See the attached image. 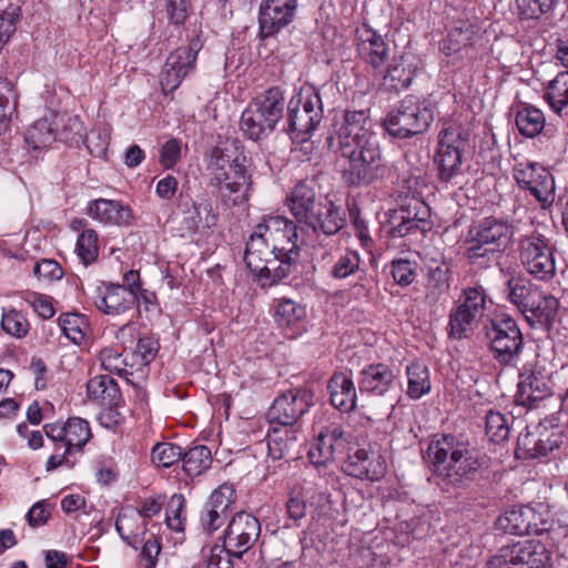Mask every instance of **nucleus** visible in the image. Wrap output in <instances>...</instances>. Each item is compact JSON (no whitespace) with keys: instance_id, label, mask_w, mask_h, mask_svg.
<instances>
[{"instance_id":"obj_40","label":"nucleus","mask_w":568,"mask_h":568,"mask_svg":"<svg viewBox=\"0 0 568 568\" xmlns=\"http://www.w3.org/2000/svg\"><path fill=\"white\" fill-rule=\"evenodd\" d=\"M544 99L555 114L561 118L568 115V71L559 72L548 82Z\"/></svg>"},{"instance_id":"obj_11","label":"nucleus","mask_w":568,"mask_h":568,"mask_svg":"<svg viewBox=\"0 0 568 568\" xmlns=\"http://www.w3.org/2000/svg\"><path fill=\"white\" fill-rule=\"evenodd\" d=\"M485 336L494 358L499 364L513 366L518 361L523 334L513 317L506 314L496 315L485 326Z\"/></svg>"},{"instance_id":"obj_52","label":"nucleus","mask_w":568,"mask_h":568,"mask_svg":"<svg viewBox=\"0 0 568 568\" xmlns=\"http://www.w3.org/2000/svg\"><path fill=\"white\" fill-rule=\"evenodd\" d=\"M182 455V448L173 443H158L151 452L152 462L165 468L180 460Z\"/></svg>"},{"instance_id":"obj_47","label":"nucleus","mask_w":568,"mask_h":568,"mask_svg":"<svg viewBox=\"0 0 568 568\" xmlns=\"http://www.w3.org/2000/svg\"><path fill=\"white\" fill-rule=\"evenodd\" d=\"M18 103L14 85L6 78H0V134L7 132Z\"/></svg>"},{"instance_id":"obj_17","label":"nucleus","mask_w":568,"mask_h":568,"mask_svg":"<svg viewBox=\"0 0 568 568\" xmlns=\"http://www.w3.org/2000/svg\"><path fill=\"white\" fill-rule=\"evenodd\" d=\"M313 405V392L305 387L290 388L278 395L267 410L270 425L295 427Z\"/></svg>"},{"instance_id":"obj_29","label":"nucleus","mask_w":568,"mask_h":568,"mask_svg":"<svg viewBox=\"0 0 568 568\" xmlns=\"http://www.w3.org/2000/svg\"><path fill=\"white\" fill-rule=\"evenodd\" d=\"M396 375L385 364H372L359 372L358 387L361 392L384 395L396 388Z\"/></svg>"},{"instance_id":"obj_15","label":"nucleus","mask_w":568,"mask_h":568,"mask_svg":"<svg viewBox=\"0 0 568 568\" xmlns=\"http://www.w3.org/2000/svg\"><path fill=\"white\" fill-rule=\"evenodd\" d=\"M260 231L268 237L281 263L288 264L290 275L300 256L296 222L282 215L266 216L260 223Z\"/></svg>"},{"instance_id":"obj_22","label":"nucleus","mask_w":568,"mask_h":568,"mask_svg":"<svg viewBox=\"0 0 568 568\" xmlns=\"http://www.w3.org/2000/svg\"><path fill=\"white\" fill-rule=\"evenodd\" d=\"M234 501L235 490L231 485L223 484L214 489L201 514L202 528L211 534L222 527L232 513Z\"/></svg>"},{"instance_id":"obj_38","label":"nucleus","mask_w":568,"mask_h":568,"mask_svg":"<svg viewBox=\"0 0 568 568\" xmlns=\"http://www.w3.org/2000/svg\"><path fill=\"white\" fill-rule=\"evenodd\" d=\"M449 287L447 262L442 260L440 262H435L434 265H429L425 285V302L428 305L437 304L440 297L448 293Z\"/></svg>"},{"instance_id":"obj_20","label":"nucleus","mask_w":568,"mask_h":568,"mask_svg":"<svg viewBox=\"0 0 568 568\" xmlns=\"http://www.w3.org/2000/svg\"><path fill=\"white\" fill-rule=\"evenodd\" d=\"M297 0H263L258 8V38L264 40L293 22Z\"/></svg>"},{"instance_id":"obj_5","label":"nucleus","mask_w":568,"mask_h":568,"mask_svg":"<svg viewBox=\"0 0 568 568\" xmlns=\"http://www.w3.org/2000/svg\"><path fill=\"white\" fill-rule=\"evenodd\" d=\"M43 430L55 452L49 456L45 463L47 471L62 466L72 468L75 465V460L70 458L72 453L82 450L91 438L89 423L80 417H70L64 424H47L43 426Z\"/></svg>"},{"instance_id":"obj_25","label":"nucleus","mask_w":568,"mask_h":568,"mask_svg":"<svg viewBox=\"0 0 568 568\" xmlns=\"http://www.w3.org/2000/svg\"><path fill=\"white\" fill-rule=\"evenodd\" d=\"M347 439L339 425L324 427L317 435L314 445L308 452V457L315 466H325L341 453Z\"/></svg>"},{"instance_id":"obj_4","label":"nucleus","mask_w":568,"mask_h":568,"mask_svg":"<svg viewBox=\"0 0 568 568\" xmlns=\"http://www.w3.org/2000/svg\"><path fill=\"white\" fill-rule=\"evenodd\" d=\"M284 106L285 99L280 88L266 90L253 99L242 112L241 131L252 141L267 138L283 118Z\"/></svg>"},{"instance_id":"obj_60","label":"nucleus","mask_w":568,"mask_h":568,"mask_svg":"<svg viewBox=\"0 0 568 568\" xmlns=\"http://www.w3.org/2000/svg\"><path fill=\"white\" fill-rule=\"evenodd\" d=\"M185 507V499L182 495H173L169 501L166 509V524L175 531L184 529L181 514Z\"/></svg>"},{"instance_id":"obj_12","label":"nucleus","mask_w":568,"mask_h":568,"mask_svg":"<svg viewBox=\"0 0 568 568\" xmlns=\"http://www.w3.org/2000/svg\"><path fill=\"white\" fill-rule=\"evenodd\" d=\"M323 119L322 99L318 92H302L287 105V132L292 140L307 141Z\"/></svg>"},{"instance_id":"obj_63","label":"nucleus","mask_w":568,"mask_h":568,"mask_svg":"<svg viewBox=\"0 0 568 568\" xmlns=\"http://www.w3.org/2000/svg\"><path fill=\"white\" fill-rule=\"evenodd\" d=\"M231 557L233 555L226 549V547L214 545L210 549V555L207 558V568H233V564L231 561Z\"/></svg>"},{"instance_id":"obj_39","label":"nucleus","mask_w":568,"mask_h":568,"mask_svg":"<svg viewBox=\"0 0 568 568\" xmlns=\"http://www.w3.org/2000/svg\"><path fill=\"white\" fill-rule=\"evenodd\" d=\"M508 300L526 316L536 301L540 298V290L524 278H510L506 286Z\"/></svg>"},{"instance_id":"obj_24","label":"nucleus","mask_w":568,"mask_h":568,"mask_svg":"<svg viewBox=\"0 0 568 568\" xmlns=\"http://www.w3.org/2000/svg\"><path fill=\"white\" fill-rule=\"evenodd\" d=\"M357 52L375 71H382L393 58L383 37L366 26L357 30Z\"/></svg>"},{"instance_id":"obj_19","label":"nucleus","mask_w":568,"mask_h":568,"mask_svg":"<svg viewBox=\"0 0 568 568\" xmlns=\"http://www.w3.org/2000/svg\"><path fill=\"white\" fill-rule=\"evenodd\" d=\"M201 48V40L195 38L190 41L187 47L178 48L168 57L160 75V83L164 92L174 91L182 80L194 70Z\"/></svg>"},{"instance_id":"obj_43","label":"nucleus","mask_w":568,"mask_h":568,"mask_svg":"<svg viewBox=\"0 0 568 568\" xmlns=\"http://www.w3.org/2000/svg\"><path fill=\"white\" fill-rule=\"evenodd\" d=\"M559 310V302L552 295H546L540 291L539 301L529 308L525 318L530 326L550 325L557 316Z\"/></svg>"},{"instance_id":"obj_13","label":"nucleus","mask_w":568,"mask_h":568,"mask_svg":"<svg viewBox=\"0 0 568 568\" xmlns=\"http://www.w3.org/2000/svg\"><path fill=\"white\" fill-rule=\"evenodd\" d=\"M550 552L535 539L503 546L486 564V568H550Z\"/></svg>"},{"instance_id":"obj_54","label":"nucleus","mask_w":568,"mask_h":568,"mask_svg":"<svg viewBox=\"0 0 568 568\" xmlns=\"http://www.w3.org/2000/svg\"><path fill=\"white\" fill-rule=\"evenodd\" d=\"M556 0H516L518 14L524 20H536L549 12Z\"/></svg>"},{"instance_id":"obj_37","label":"nucleus","mask_w":568,"mask_h":568,"mask_svg":"<svg viewBox=\"0 0 568 568\" xmlns=\"http://www.w3.org/2000/svg\"><path fill=\"white\" fill-rule=\"evenodd\" d=\"M115 529L123 540L136 548L145 534V525L138 508L131 506L122 508L115 520Z\"/></svg>"},{"instance_id":"obj_49","label":"nucleus","mask_w":568,"mask_h":568,"mask_svg":"<svg viewBox=\"0 0 568 568\" xmlns=\"http://www.w3.org/2000/svg\"><path fill=\"white\" fill-rule=\"evenodd\" d=\"M58 322L63 335L74 344L80 345L84 341L88 323L83 315L78 313L62 314Z\"/></svg>"},{"instance_id":"obj_45","label":"nucleus","mask_w":568,"mask_h":568,"mask_svg":"<svg viewBox=\"0 0 568 568\" xmlns=\"http://www.w3.org/2000/svg\"><path fill=\"white\" fill-rule=\"evenodd\" d=\"M407 395L412 399H419L430 392L428 367L419 362H413L406 367Z\"/></svg>"},{"instance_id":"obj_9","label":"nucleus","mask_w":568,"mask_h":568,"mask_svg":"<svg viewBox=\"0 0 568 568\" xmlns=\"http://www.w3.org/2000/svg\"><path fill=\"white\" fill-rule=\"evenodd\" d=\"M467 255L476 263L479 258L490 261L505 250L511 241L513 227L503 220L486 217L469 232Z\"/></svg>"},{"instance_id":"obj_59","label":"nucleus","mask_w":568,"mask_h":568,"mask_svg":"<svg viewBox=\"0 0 568 568\" xmlns=\"http://www.w3.org/2000/svg\"><path fill=\"white\" fill-rule=\"evenodd\" d=\"M392 276L398 285L408 286L416 277V268L408 260H395L392 262Z\"/></svg>"},{"instance_id":"obj_50","label":"nucleus","mask_w":568,"mask_h":568,"mask_svg":"<svg viewBox=\"0 0 568 568\" xmlns=\"http://www.w3.org/2000/svg\"><path fill=\"white\" fill-rule=\"evenodd\" d=\"M98 241H99L98 233L92 229L84 230L78 236L75 252H77L78 257L84 265H90L93 262H95V260L98 258V256H99Z\"/></svg>"},{"instance_id":"obj_2","label":"nucleus","mask_w":568,"mask_h":568,"mask_svg":"<svg viewBox=\"0 0 568 568\" xmlns=\"http://www.w3.org/2000/svg\"><path fill=\"white\" fill-rule=\"evenodd\" d=\"M241 149L237 140L221 142L210 151L207 158L210 184L216 187L226 206L241 205L248 200L251 176Z\"/></svg>"},{"instance_id":"obj_61","label":"nucleus","mask_w":568,"mask_h":568,"mask_svg":"<svg viewBox=\"0 0 568 568\" xmlns=\"http://www.w3.org/2000/svg\"><path fill=\"white\" fill-rule=\"evenodd\" d=\"M20 9L12 7L0 14V49L8 42L16 32V24L19 19Z\"/></svg>"},{"instance_id":"obj_10","label":"nucleus","mask_w":568,"mask_h":568,"mask_svg":"<svg viewBox=\"0 0 568 568\" xmlns=\"http://www.w3.org/2000/svg\"><path fill=\"white\" fill-rule=\"evenodd\" d=\"M487 303L488 296L483 286L464 288L460 298L449 313L448 336L453 339L468 337L485 315Z\"/></svg>"},{"instance_id":"obj_8","label":"nucleus","mask_w":568,"mask_h":568,"mask_svg":"<svg viewBox=\"0 0 568 568\" xmlns=\"http://www.w3.org/2000/svg\"><path fill=\"white\" fill-rule=\"evenodd\" d=\"M468 138V131L455 122L445 124L439 132L434 162L442 182L448 183L462 173L463 152Z\"/></svg>"},{"instance_id":"obj_31","label":"nucleus","mask_w":568,"mask_h":568,"mask_svg":"<svg viewBox=\"0 0 568 568\" xmlns=\"http://www.w3.org/2000/svg\"><path fill=\"white\" fill-rule=\"evenodd\" d=\"M518 383V389L515 396V402L519 406L532 408L537 403L547 398L551 394L549 382L540 374L530 373L521 375Z\"/></svg>"},{"instance_id":"obj_36","label":"nucleus","mask_w":568,"mask_h":568,"mask_svg":"<svg viewBox=\"0 0 568 568\" xmlns=\"http://www.w3.org/2000/svg\"><path fill=\"white\" fill-rule=\"evenodd\" d=\"M296 428L283 425H270L267 430L268 457L280 460L286 457L296 446Z\"/></svg>"},{"instance_id":"obj_26","label":"nucleus","mask_w":568,"mask_h":568,"mask_svg":"<svg viewBox=\"0 0 568 568\" xmlns=\"http://www.w3.org/2000/svg\"><path fill=\"white\" fill-rule=\"evenodd\" d=\"M481 37L480 27L471 21H458L448 32L443 43V52L449 57L460 52L469 59L474 58V45Z\"/></svg>"},{"instance_id":"obj_1","label":"nucleus","mask_w":568,"mask_h":568,"mask_svg":"<svg viewBox=\"0 0 568 568\" xmlns=\"http://www.w3.org/2000/svg\"><path fill=\"white\" fill-rule=\"evenodd\" d=\"M329 145L336 146L341 156L348 161L343 179L351 186H367L384 178L387 165L383 156L381 139L364 110L346 111L341 123H335Z\"/></svg>"},{"instance_id":"obj_14","label":"nucleus","mask_w":568,"mask_h":568,"mask_svg":"<svg viewBox=\"0 0 568 568\" xmlns=\"http://www.w3.org/2000/svg\"><path fill=\"white\" fill-rule=\"evenodd\" d=\"M517 185L529 193L542 209L552 206L556 200V184L551 172L537 162L521 161L514 166Z\"/></svg>"},{"instance_id":"obj_56","label":"nucleus","mask_w":568,"mask_h":568,"mask_svg":"<svg viewBox=\"0 0 568 568\" xmlns=\"http://www.w3.org/2000/svg\"><path fill=\"white\" fill-rule=\"evenodd\" d=\"M304 314L300 307L292 300H283L275 308L274 320L280 326H291L296 323Z\"/></svg>"},{"instance_id":"obj_53","label":"nucleus","mask_w":568,"mask_h":568,"mask_svg":"<svg viewBox=\"0 0 568 568\" xmlns=\"http://www.w3.org/2000/svg\"><path fill=\"white\" fill-rule=\"evenodd\" d=\"M509 425L499 412L489 410L486 414V434L494 443H501L509 436Z\"/></svg>"},{"instance_id":"obj_55","label":"nucleus","mask_w":568,"mask_h":568,"mask_svg":"<svg viewBox=\"0 0 568 568\" xmlns=\"http://www.w3.org/2000/svg\"><path fill=\"white\" fill-rule=\"evenodd\" d=\"M1 327L6 333L18 338L26 336L29 332V323L27 318L13 308L3 312Z\"/></svg>"},{"instance_id":"obj_64","label":"nucleus","mask_w":568,"mask_h":568,"mask_svg":"<svg viewBox=\"0 0 568 568\" xmlns=\"http://www.w3.org/2000/svg\"><path fill=\"white\" fill-rule=\"evenodd\" d=\"M181 154L180 142L175 139L166 141L160 154V161L165 169H171L175 165Z\"/></svg>"},{"instance_id":"obj_23","label":"nucleus","mask_w":568,"mask_h":568,"mask_svg":"<svg viewBox=\"0 0 568 568\" xmlns=\"http://www.w3.org/2000/svg\"><path fill=\"white\" fill-rule=\"evenodd\" d=\"M287 206L296 222L307 229L325 201L321 200L315 190L306 182H298L286 200Z\"/></svg>"},{"instance_id":"obj_58","label":"nucleus","mask_w":568,"mask_h":568,"mask_svg":"<svg viewBox=\"0 0 568 568\" xmlns=\"http://www.w3.org/2000/svg\"><path fill=\"white\" fill-rule=\"evenodd\" d=\"M33 275L39 281L51 283L63 276V270L57 261L43 258L34 264Z\"/></svg>"},{"instance_id":"obj_42","label":"nucleus","mask_w":568,"mask_h":568,"mask_svg":"<svg viewBox=\"0 0 568 568\" xmlns=\"http://www.w3.org/2000/svg\"><path fill=\"white\" fill-rule=\"evenodd\" d=\"M87 393L90 399L104 406H115L121 398L116 382L109 375H99L89 379Z\"/></svg>"},{"instance_id":"obj_21","label":"nucleus","mask_w":568,"mask_h":568,"mask_svg":"<svg viewBox=\"0 0 568 568\" xmlns=\"http://www.w3.org/2000/svg\"><path fill=\"white\" fill-rule=\"evenodd\" d=\"M428 216V206L418 200H415V203H409L406 207L394 210L389 215V235L398 239L425 233L430 230Z\"/></svg>"},{"instance_id":"obj_48","label":"nucleus","mask_w":568,"mask_h":568,"mask_svg":"<svg viewBox=\"0 0 568 568\" xmlns=\"http://www.w3.org/2000/svg\"><path fill=\"white\" fill-rule=\"evenodd\" d=\"M26 141L34 150L47 148L55 141L54 129L47 119L37 120L28 129Z\"/></svg>"},{"instance_id":"obj_7","label":"nucleus","mask_w":568,"mask_h":568,"mask_svg":"<svg viewBox=\"0 0 568 568\" xmlns=\"http://www.w3.org/2000/svg\"><path fill=\"white\" fill-rule=\"evenodd\" d=\"M433 121V111L417 97L407 95L386 115L383 125L389 135L408 139L425 132Z\"/></svg>"},{"instance_id":"obj_51","label":"nucleus","mask_w":568,"mask_h":568,"mask_svg":"<svg viewBox=\"0 0 568 568\" xmlns=\"http://www.w3.org/2000/svg\"><path fill=\"white\" fill-rule=\"evenodd\" d=\"M361 256L356 251L347 250L331 265L328 274L335 280H344L359 270Z\"/></svg>"},{"instance_id":"obj_33","label":"nucleus","mask_w":568,"mask_h":568,"mask_svg":"<svg viewBox=\"0 0 568 568\" xmlns=\"http://www.w3.org/2000/svg\"><path fill=\"white\" fill-rule=\"evenodd\" d=\"M345 224L344 211L332 201L323 203L322 209L312 220L307 230H311L317 237L324 235L331 237L337 234Z\"/></svg>"},{"instance_id":"obj_27","label":"nucleus","mask_w":568,"mask_h":568,"mask_svg":"<svg viewBox=\"0 0 568 568\" xmlns=\"http://www.w3.org/2000/svg\"><path fill=\"white\" fill-rule=\"evenodd\" d=\"M179 207L183 215L181 230L186 233H195L201 225L211 227L217 221V216L213 213L212 203L205 196L197 200L181 196Z\"/></svg>"},{"instance_id":"obj_6","label":"nucleus","mask_w":568,"mask_h":568,"mask_svg":"<svg viewBox=\"0 0 568 568\" xmlns=\"http://www.w3.org/2000/svg\"><path fill=\"white\" fill-rule=\"evenodd\" d=\"M244 262L260 277L263 286H272L288 276V264L281 263L268 237L260 231V223L246 243Z\"/></svg>"},{"instance_id":"obj_28","label":"nucleus","mask_w":568,"mask_h":568,"mask_svg":"<svg viewBox=\"0 0 568 568\" xmlns=\"http://www.w3.org/2000/svg\"><path fill=\"white\" fill-rule=\"evenodd\" d=\"M87 213L92 219L103 224L126 226L133 219L129 206L120 201L98 199L88 203Z\"/></svg>"},{"instance_id":"obj_32","label":"nucleus","mask_w":568,"mask_h":568,"mask_svg":"<svg viewBox=\"0 0 568 568\" xmlns=\"http://www.w3.org/2000/svg\"><path fill=\"white\" fill-rule=\"evenodd\" d=\"M536 514L531 507H514L497 519L499 529L513 535H529L538 530Z\"/></svg>"},{"instance_id":"obj_35","label":"nucleus","mask_w":568,"mask_h":568,"mask_svg":"<svg viewBox=\"0 0 568 568\" xmlns=\"http://www.w3.org/2000/svg\"><path fill=\"white\" fill-rule=\"evenodd\" d=\"M379 459V457L377 458ZM344 471L356 478L375 480L384 474V467L374 454L365 449H358L349 455L344 463Z\"/></svg>"},{"instance_id":"obj_30","label":"nucleus","mask_w":568,"mask_h":568,"mask_svg":"<svg viewBox=\"0 0 568 568\" xmlns=\"http://www.w3.org/2000/svg\"><path fill=\"white\" fill-rule=\"evenodd\" d=\"M138 300V294L126 290L124 285H109L99 295L94 304L108 315H120L131 310Z\"/></svg>"},{"instance_id":"obj_16","label":"nucleus","mask_w":568,"mask_h":568,"mask_svg":"<svg viewBox=\"0 0 568 568\" xmlns=\"http://www.w3.org/2000/svg\"><path fill=\"white\" fill-rule=\"evenodd\" d=\"M518 251L521 265L535 278L548 281L555 276L554 248L545 236L536 233L523 236Z\"/></svg>"},{"instance_id":"obj_46","label":"nucleus","mask_w":568,"mask_h":568,"mask_svg":"<svg viewBox=\"0 0 568 568\" xmlns=\"http://www.w3.org/2000/svg\"><path fill=\"white\" fill-rule=\"evenodd\" d=\"M183 470L189 477H196L205 473L212 465L211 450L199 445L190 448L182 455Z\"/></svg>"},{"instance_id":"obj_18","label":"nucleus","mask_w":568,"mask_h":568,"mask_svg":"<svg viewBox=\"0 0 568 568\" xmlns=\"http://www.w3.org/2000/svg\"><path fill=\"white\" fill-rule=\"evenodd\" d=\"M260 520L250 513H236L224 532V546L235 558H242L258 540Z\"/></svg>"},{"instance_id":"obj_44","label":"nucleus","mask_w":568,"mask_h":568,"mask_svg":"<svg viewBox=\"0 0 568 568\" xmlns=\"http://www.w3.org/2000/svg\"><path fill=\"white\" fill-rule=\"evenodd\" d=\"M515 122L521 135L535 138L544 130L546 118L540 109L534 105H524L516 112Z\"/></svg>"},{"instance_id":"obj_41","label":"nucleus","mask_w":568,"mask_h":568,"mask_svg":"<svg viewBox=\"0 0 568 568\" xmlns=\"http://www.w3.org/2000/svg\"><path fill=\"white\" fill-rule=\"evenodd\" d=\"M383 79L381 85L386 91H400L409 87L414 74L403 62V57H393L382 71Z\"/></svg>"},{"instance_id":"obj_57","label":"nucleus","mask_w":568,"mask_h":568,"mask_svg":"<svg viewBox=\"0 0 568 568\" xmlns=\"http://www.w3.org/2000/svg\"><path fill=\"white\" fill-rule=\"evenodd\" d=\"M22 298L27 302L34 312L38 313L42 318L53 317L55 310L53 307V298L49 295L40 294L32 291H26L22 294Z\"/></svg>"},{"instance_id":"obj_34","label":"nucleus","mask_w":568,"mask_h":568,"mask_svg":"<svg viewBox=\"0 0 568 568\" xmlns=\"http://www.w3.org/2000/svg\"><path fill=\"white\" fill-rule=\"evenodd\" d=\"M332 405L342 410L349 412L356 404V388L351 375L346 372H336L327 385Z\"/></svg>"},{"instance_id":"obj_3","label":"nucleus","mask_w":568,"mask_h":568,"mask_svg":"<svg viewBox=\"0 0 568 568\" xmlns=\"http://www.w3.org/2000/svg\"><path fill=\"white\" fill-rule=\"evenodd\" d=\"M426 454L437 484L446 490L466 487L476 479L480 469L475 450L454 435H443L433 440Z\"/></svg>"},{"instance_id":"obj_62","label":"nucleus","mask_w":568,"mask_h":568,"mask_svg":"<svg viewBox=\"0 0 568 568\" xmlns=\"http://www.w3.org/2000/svg\"><path fill=\"white\" fill-rule=\"evenodd\" d=\"M100 359L103 369L120 376L126 373L125 361L116 349L111 347L104 348L100 354Z\"/></svg>"}]
</instances>
